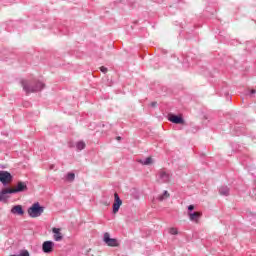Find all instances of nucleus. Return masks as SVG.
<instances>
[{
    "label": "nucleus",
    "mask_w": 256,
    "mask_h": 256,
    "mask_svg": "<svg viewBox=\"0 0 256 256\" xmlns=\"http://www.w3.org/2000/svg\"><path fill=\"white\" fill-rule=\"evenodd\" d=\"M9 192H7V189L4 188L1 190L0 192V201H7V199H9Z\"/></svg>",
    "instance_id": "13"
},
{
    "label": "nucleus",
    "mask_w": 256,
    "mask_h": 256,
    "mask_svg": "<svg viewBox=\"0 0 256 256\" xmlns=\"http://www.w3.org/2000/svg\"><path fill=\"white\" fill-rule=\"evenodd\" d=\"M169 197H170L169 192H168L167 190H165L164 193H163V195H160V196L158 197V199H159L160 201H165V199H169Z\"/></svg>",
    "instance_id": "16"
},
{
    "label": "nucleus",
    "mask_w": 256,
    "mask_h": 256,
    "mask_svg": "<svg viewBox=\"0 0 256 256\" xmlns=\"http://www.w3.org/2000/svg\"><path fill=\"white\" fill-rule=\"evenodd\" d=\"M159 179H161L162 183H169L171 181V174L165 170H160Z\"/></svg>",
    "instance_id": "9"
},
{
    "label": "nucleus",
    "mask_w": 256,
    "mask_h": 256,
    "mask_svg": "<svg viewBox=\"0 0 256 256\" xmlns=\"http://www.w3.org/2000/svg\"><path fill=\"white\" fill-rule=\"evenodd\" d=\"M43 211H45V208L39 203H34L29 209H28V215L32 218L41 217L43 215Z\"/></svg>",
    "instance_id": "2"
},
{
    "label": "nucleus",
    "mask_w": 256,
    "mask_h": 256,
    "mask_svg": "<svg viewBox=\"0 0 256 256\" xmlns=\"http://www.w3.org/2000/svg\"><path fill=\"white\" fill-rule=\"evenodd\" d=\"M150 107H157V102L150 103Z\"/></svg>",
    "instance_id": "22"
},
{
    "label": "nucleus",
    "mask_w": 256,
    "mask_h": 256,
    "mask_svg": "<svg viewBox=\"0 0 256 256\" xmlns=\"http://www.w3.org/2000/svg\"><path fill=\"white\" fill-rule=\"evenodd\" d=\"M103 241L108 247H119V241L115 238H111L109 232L104 233Z\"/></svg>",
    "instance_id": "5"
},
{
    "label": "nucleus",
    "mask_w": 256,
    "mask_h": 256,
    "mask_svg": "<svg viewBox=\"0 0 256 256\" xmlns=\"http://www.w3.org/2000/svg\"><path fill=\"white\" fill-rule=\"evenodd\" d=\"M66 179L67 181H75V173H68Z\"/></svg>",
    "instance_id": "18"
},
{
    "label": "nucleus",
    "mask_w": 256,
    "mask_h": 256,
    "mask_svg": "<svg viewBox=\"0 0 256 256\" xmlns=\"http://www.w3.org/2000/svg\"><path fill=\"white\" fill-rule=\"evenodd\" d=\"M52 232L54 233V241H62L63 240V234H61V229L53 228Z\"/></svg>",
    "instance_id": "11"
},
{
    "label": "nucleus",
    "mask_w": 256,
    "mask_h": 256,
    "mask_svg": "<svg viewBox=\"0 0 256 256\" xmlns=\"http://www.w3.org/2000/svg\"><path fill=\"white\" fill-rule=\"evenodd\" d=\"M219 193H220V195H224V196H228L229 195V187H227V186H221L220 188H219Z\"/></svg>",
    "instance_id": "14"
},
{
    "label": "nucleus",
    "mask_w": 256,
    "mask_h": 256,
    "mask_svg": "<svg viewBox=\"0 0 256 256\" xmlns=\"http://www.w3.org/2000/svg\"><path fill=\"white\" fill-rule=\"evenodd\" d=\"M8 195L13 193H23V191H27V183L25 182H18L15 188H6Z\"/></svg>",
    "instance_id": "4"
},
{
    "label": "nucleus",
    "mask_w": 256,
    "mask_h": 256,
    "mask_svg": "<svg viewBox=\"0 0 256 256\" xmlns=\"http://www.w3.org/2000/svg\"><path fill=\"white\" fill-rule=\"evenodd\" d=\"M250 93H251V95H255L256 90H255V89H252V90L250 91Z\"/></svg>",
    "instance_id": "23"
},
{
    "label": "nucleus",
    "mask_w": 256,
    "mask_h": 256,
    "mask_svg": "<svg viewBox=\"0 0 256 256\" xmlns=\"http://www.w3.org/2000/svg\"><path fill=\"white\" fill-rule=\"evenodd\" d=\"M194 209H195L194 205L188 206V217H189L190 221H193V223H199V220L201 219V217H203V213L202 212H193Z\"/></svg>",
    "instance_id": "3"
},
{
    "label": "nucleus",
    "mask_w": 256,
    "mask_h": 256,
    "mask_svg": "<svg viewBox=\"0 0 256 256\" xmlns=\"http://www.w3.org/2000/svg\"><path fill=\"white\" fill-rule=\"evenodd\" d=\"M123 205V200L119 197L117 192L114 193L113 213H119V209Z\"/></svg>",
    "instance_id": "7"
},
{
    "label": "nucleus",
    "mask_w": 256,
    "mask_h": 256,
    "mask_svg": "<svg viewBox=\"0 0 256 256\" xmlns=\"http://www.w3.org/2000/svg\"><path fill=\"white\" fill-rule=\"evenodd\" d=\"M117 141H121V137L120 136L117 137Z\"/></svg>",
    "instance_id": "24"
},
{
    "label": "nucleus",
    "mask_w": 256,
    "mask_h": 256,
    "mask_svg": "<svg viewBox=\"0 0 256 256\" xmlns=\"http://www.w3.org/2000/svg\"><path fill=\"white\" fill-rule=\"evenodd\" d=\"M177 233H178L177 228H170L169 230L170 235H177Z\"/></svg>",
    "instance_id": "20"
},
{
    "label": "nucleus",
    "mask_w": 256,
    "mask_h": 256,
    "mask_svg": "<svg viewBox=\"0 0 256 256\" xmlns=\"http://www.w3.org/2000/svg\"><path fill=\"white\" fill-rule=\"evenodd\" d=\"M13 181V176L7 171H0V182L9 185Z\"/></svg>",
    "instance_id": "6"
},
{
    "label": "nucleus",
    "mask_w": 256,
    "mask_h": 256,
    "mask_svg": "<svg viewBox=\"0 0 256 256\" xmlns=\"http://www.w3.org/2000/svg\"><path fill=\"white\" fill-rule=\"evenodd\" d=\"M76 147H77L78 151H83V149H85V147H86V144L84 141H79V142H77Z\"/></svg>",
    "instance_id": "17"
},
{
    "label": "nucleus",
    "mask_w": 256,
    "mask_h": 256,
    "mask_svg": "<svg viewBox=\"0 0 256 256\" xmlns=\"http://www.w3.org/2000/svg\"><path fill=\"white\" fill-rule=\"evenodd\" d=\"M21 85L27 94L41 91V89L45 87V84H43V82H35V81L31 82L28 80H22Z\"/></svg>",
    "instance_id": "1"
},
{
    "label": "nucleus",
    "mask_w": 256,
    "mask_h": 256,
    "mask_svg": "<svg viewBox=\"0 0 256 256\" xmlns=\"http://www.w3.org/2000/svg\"><path fill=\"white\" fill-rule=\"evenodd\" d=\"M100 71H101L102 73H107L108 69H107V67L102 66V67H100Z\"/></svg>",
    "instance_id": "21"
},
{
    "label": "nucleus",
    "mask_w": 256,
    "mask_h": 256,
    "mask_svg": "<svg viewBox=\"0 0 256 256\" xmlns=\"http://www.w3.org/2000/svg\"><path fill=\"white\" fill-rule=\"evenodd\" d=\"M169 121H171V123H175L176 125H183V123H185L183 117L174 114L169 116Z\"/></svg>",
    "instance_id": "10"
},
{
    "label": "nucleus",
    "mask_w": 256,
    "mask_h": 256,
    "mask_svg": "<svg viewBox=\"0 0 256 256\" xmlns=\"http://www.w3.org/2000/svg\"><path fill=\"white\" fill-rule=\"evenodd\" d=\"M11 256H29V251L23 250L19 255H11Z\"/></svg>",
    "instance_id": "19"
},
{
    "label": "nucleus",
    "mask_w": 256,
    "mask_h": 256,
    "mask_svg": "<svg viewBox=\"0 0 256 256\" xmlns=\"http://www.w3.org/2000/svg\"><path fill=\"white\" fill-rule=\"evenodd\" d=\"M11 213L14 215H24L25 211H23V207L21 205H16L11 209Z\"/></svg>",
    "instance_id": "12"
},
{
    "label": "nucleus",
    "mask_w": 256,
    "mask_h": 256,
    "mask_svg": "<svg viewBox=\"0 0 256 256\" xmlns=\"http://www.w3.org/2000/svg\"><path fill=\"white\" fill-rule=\"evenodd\" d=\"M53 247H55V243H53L52 241H45L42 244V251L44 253H53Z\"/></svg>",
    "instance_id": "8"
},
{
    "label": "nucleus",
    "mask_w": 256,
    "mask_h": 256,
    "mask_svg": "<svg viewBox=\"0 0 256 256\" xmlns=\"http://www.w3.org/2000/svg\"><path fill=\"white\" fill-rule=\"evenodd\" d=\"M139 163H141V165H151L153 163V158L148 157L145 160H139Z\"/></svg>",
    "instance_id": "15"
}]
</instances>
